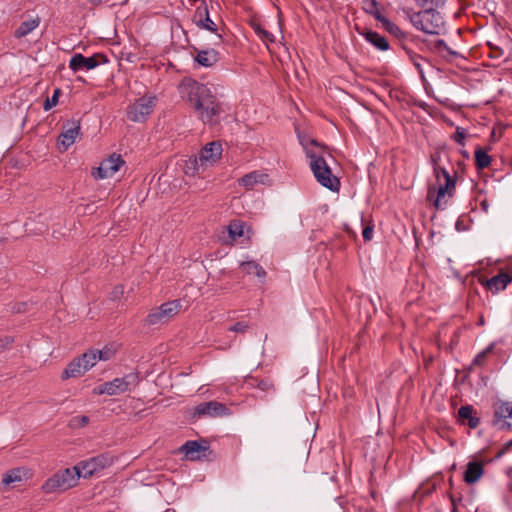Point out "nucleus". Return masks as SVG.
I'll return each instance as SVG.
<instances>
[{
  "label": "nucleus",
  "instance_id": "obj_1",
  "mask_svg": "<svg viewBox=\"0 0 512 512\" xmlns=\"http://www.w3.org/2000/svg\"><path fill=\"white\" fill-rule=\"evenodd\" d=\"M178 90L180 97L189 103L203 123L218 122L224 112L223 105L205 84L186 77L180 82Z\"/></svg>",
  "mask_w": 512,
  "mask_h": 512
},
{
  "label": "nucleus",
  "instance_id": "obj_2",
  "mask_svg": "<svg viewBox=\"0 0 512 512\" xmlns=\"http://www.w3.org/2000/svg\"><path fill=\"white\" fill-rule=\"evenodd\" d=\"M307 158L310 159V168L316 180L331 191H338L340 188L339 179L334 176L327 163L326 156L333 158L328 148L314 139L301 141Z\"/></svg>",
  "mask_w": 512,
  "mask_h": 512
},
{
  "label": "nucleus",
  "instance_id": "obj_3",
  "mask_svg": "<svg viewBox=\"0 0 512 512\" xmlns=\"http://www.w3.org/2000/svg\"><path fill=\"white\" fill-rule=\"evenodd\" d=\"M423 10L410 16L413 26L427 34H437L443 24L442 17L436 11L439 7H422Z\"/></svg>",
  "mask_w": 512,
  "mask_h": 512
},
{
  "label": "nucleus",
  "instance_id": "obj_4",
  "mask_svg": "<svg viewBox=\"0 0 512 512\" xmlns=\"http://www.w3.org/2000/svg\"><path fill=\"white\" fill-rule=\"evenodd\" d=\"M79 478L80 475L76 466L66 468L48 478L43 484L42 489L47 494L54 493L56 491H66L76 486Z\"/></svg>",
  "mask_w": 512,
  "mask_h": 512
},
{
  "label": "nucleus",
  "instance_id": "obj_5",
  "mask_svg": "<svg viewBox=\"0 0 512 512\" xmlns=\"http://www.w3.org/2000/svg\"><path fill=\"white\" fill-rule=\"evenodd\" d=\"M157 97L144 95L128 105L126 116L132 122H145L156 107Z\"/></svg>",
  "mask_w": 512,
  "mask_h": 512
},
{
  "label": "nucleus",
  "instance_id": "obj_6",
  "mask_svg": "<svg viewBox=\"0 0 512 512\" xmlns=\"http://www.w3.org/2000/svg\"><path fill=\"white\" fill-rule=\"evenodd\" d=\"M113 462L114 459L111 455L100 454L79 462L76 468L80 477L87 479L111 466Z\"/></svg>",
  "mask_w": 512,
  "mask_h": 512
},
{
  "label": "nucleus",
  "instance_id": "obj_7",
  "mask_svg": "<svg viewBox=\"0 0 512 512\" xmlns=\"http://www.w3.org/2000/svg\"><path fill=\"white\" fill-rule=\"evenodd\" d=\"M96 365L95 355L83 353L80 357L74 358L62 372L61 379L66 380L83 375L86 371Z\"/></svg>",
  "mask_w": 512,
  "mask_h": 512
},
{
  "label": "nucleus",
  "instance_id": "obj_8",
  "mask_svg": "<svg viewBox=\"0 0 512 512\" xmlns=\"http://www.w3.org/2000/svg\"><path fill=\"white\" fill-rule=\"evenodd\" d=\"M181 304L179 301H168L161 306L156 307L150 311L146 317L148 325H158L168 322L173 316L180 311Z\"/></svg>",
  "mask_w": 512,
  "mask_h": 512
},
{
  "label": "nucleus",
  "instance_id": "obj_9",
  "mask_svg": "<svg viewBox=\"0 0 512 512\" xmlns=\"http://www.w3.org/2000/svg\"><path fill=\"white\" fill-rule=\"evenodd\" d=\"M107 57L102 53H96L90 57H85L81 53L74 54L69 61V68L77 72L82 69L91 70L100 64L107 63Z\"/></svg>",
  "mask_w": 512,
  "mask_h": 512
},
{
  "label": "nucleus",
  "instance_id": "obj_10",
  "mask_svg": "<svg viewBox=\"0 0 512 512\" xmlns=\"http://www.w3.org/2000/svg\"><path fill=\"white\" fill-rule=\"evenodd\" d=\"M124 160L120 155L112 154L108 158L104 159L99 167L93 168L91 171L92 176L95 179H105L112 177L120 167L124 164Z\"/></svg>",
  "mask_w": 512,
  "mask_h": 512
},
{
  "label": "nucleus",
  "instance_id": "obj_11",
  "mask_svg": "<svg viewBox=\"0 0 512 512\" xmlns=\"http://www.w3.org/2000/svg\"><path fill=\"white\" fill-rule=\"evenodd\" d=\"M492 424L499 429L512 430V402L497 401L493 405Z\"/></svg>",
  "mask_w": 512,
  "mask_h": 512
},
{
  "label": "nucleus",
  "instance_id": "obj_12",
  "mask_svg": "<svg viewBox=\"0 0 512 512\" xmlns=\"http://www.w3.org/2000/svg\"><path fill=\"white\" fill-rule=\"evenodd\" d=\"M230 414L229 408L218 401L200 403L194 408L193 412L195 417L208 416L213 418L228 416Z\"/></svg>",
  "mask_w": 512,
  "mask_h": 512
},
{
  "label": "nucleus",
  "instance_id": "obj_13",
  "mask_svg": "<svg viewBox=\"0 0 512 512\" xmlns=\"http://www.w3.org/2000/svg\"><path fill=\"white\" fill-rule=\"evenodd\" d=\"M222 155V145L220 142H210L206 144L199 153L200 166H210L217 162Z\"/></svg>",
  "mask_w": 512,
  "mask_h": 512
},
{
  "label": "nucleus",
  "instance_id": "obj_14",
  "mask_svg": "<svg viewBox=\"0 0 512 512\" xmlns=\"http://www.w3.org/2000/svg\"><path fill=\"white\" fill-rule=\"evenodd\" d=\"M208 451V445H202L200 442L192 440L186 441L180 447V452L184 453L186 458L192 461L206 458V453Z\"/></svg>",
  "mask_w": 512,
  "mask_h": 512
},
{
  "label": "nucleus",
  "instance_id": "obj_15",
  "mask_svg": "<svg viewBox=\"0 0 512 512\" xmlns=\"http://www.w3.org/2000/svg\"><path fill=\"white\" fill-rule=\"evenodd\" d=\"M448 196L452 198L454 195L445 189L442 184L438 187L429 186L427 190V201H429L436 209H444L447 201L443 202V199Z\"/></svg>",
  "mask_w": 512,
  "mask_h": 512
},
{
  "label": "nucleus",
  "instance_id": "obj_16",
  "mask_svg": "<svg viewBox=\"0 0 512 512\" xmlns=\"http://www.w3.org/2000/svg\"><path fill=\"white\" fill-rule=\"evenodd\" d=\"M228 232V238L229 241H226V243H234L237 240L241 238H246L247 241H249L250 236L249 233V227L247 224L239 219H234L230 221L229 225L226 227Z\"/></svg>",
  "mask_w": 512,
  "mask_h": 512
},
{
  "label": "nucleus",
  "instance_id": "obj_17",
  "mask_svg": "<svg viewBox=\"0 0 512 512\" xmlns=\"http://www.w3.org/2000/svg\"><path fill=\"white\" fill-rule=\"evenodd\" d=\"M487 461L473 459L466 465L463 479L467 484H474L480 480L484 474V465Z\"/></svg>",
  "mask_w": 512,
  "mask_h": 512
},
{
  "label": "nucleus",
  "instance_id": "obj_18",
  "mask_svg": "<svg viewBox=\"0 0 512 512\" xmlns=\"http://www.w3.org/2000/svg\"><path fill=\"white\" fill-rule=\"evenodd\" d=\"M193 21L201 29H206L211 32H215L217 30V26L211 20L208 7L204 2L195 10Z\"/></svg>",
  "mask_w": 512,
  "mask_h": 512
},
{
  "label": "nucleus",
  "instance_id": "obj_19",
  "mask_svg": "<svg viewBox=\"0 0 512 512\" xmlns=\"http://www.w3.org/2000/svg\"><path fill=\"white\" fill-rule=\"evenodd\" d=\"M80 122L77 120H73L71 122H68L64 126V131L60 134L58 141L59 144L64 147V149H67L69 146H71L77 136L80 134Z\"/></svg>",
  "mask_w": 512,
  "mask_h": 512
},
{
  "label": "nucleus",
  "instance_id": "obj_20",
  "mask_svg": "<svg viewBox=\"0 0 512 512\" xmlns=\"http://www.w3.org/2000/svg\"><path fill=\"white\" fill-rule=\"evenodd\" d=\"M510 282H512V275L503 271H500L497 275L485 280V282L480 280V283L488 290L492 291V293H498L499 291L504 290Z\"/></svg>",
  "mask_w": 512,
  "mask_h": 512
},
{
  "label": "nucleus",
  "instance_id": "obj_21",
  "mask_svg": "<svg viewBox=\"0 0 512 512\" xmlns=\"http://www.w3.org/2000/svg\"><path fill=\"white\" fill-rule=\"evenodd\" d=\"M358 32L361 36L365 38L367 42L373 45L376 49L381 51H386L389 49L388 40L384 36L377 33L376 31L364 29Z\"/></svg>",
  "mask_w": 512,
  "mask_h": 512
},
{
  "label": "nucleus",
  "instance_id": "obj_22",
  "mask_svg": "<svg viewBox=\"0 0 512 512\" xmlns=\"http://www.w3.org/2000/svg\"><path fill=\"white\" fill-rule=\"evenodd\" d=\"M458 418L462 424L467 423L471 429H475L480 424V418L476 416L474 408L471 405L461 406L458 410Z\"/></svg>",
  "mask_w": 512,
  "mask_h": 512
},
{
  "label": "nucleus",
  "instance_id": "obj_23",
  "mask_svg": "<svg viewBox=\"0 0 512 512\" xmlns=\"http://www.w3.org/2000/svg\"><path fill=\"white\" fill-rule=\"evenodd\" d=\"M219 60V53L215 49L201 50L195 56V61L203 67H211Z\"/></svg>",
  "mask_w": 512,
  "mask_h": 512
},
{
  "label": "nucleus",
  "instance_id": "obj_24",
  "mask_svg": "<svg viewBox=\"0 0 512 512\" xmlns=\"http://www.w3.org/2000/svg\"><path fill=\"white\" fill-rule=\"evenodd\" d=\"M267 177V174H262L257 171H253L241 177L239 179V185L245 187L246 189H252L255 184L264 183V180Z\"/></svg>",
  "mask_w": 512,
  "mask_h": 512
},
{
  "label": "nucleus",
  "instance_id": "obj_25",
  "mask_svg": "<svg viewBox=\"0 0 512 512\" xmlns=\"http://www.w3.org/2000/svg\"><path fill=\"white\" fill-rule=\"evenodd\" d=\"M39 24V17L23 21L14 32L15 38L20 39L27 36L30 32L36 29L39 26Z\"/></svg>",
  "mask_w": 512,
  "mask_h": 512
},
{
  "label": "nucleus",
  "instance_id": "obj_26",
  "mask_svg": "<svg viewBox=\"0 0 512 512\" xmlns=\"http://www.w3.org/2000/svg\"><path fill=\"white\" fill-rule=\"evenodd\" d=\"M97 389L98 394L117 395L124 393L122 390V383L120 378H115L110 382H105L104 384L98 386Z\"/></svg>",
  "mask_w": 512,
  "mask_h": 512
},
{
  "label": "nucleus",
  "instance_id": "obj_27",
  "mask_svg": "<svg viewBox=\"0 0 512 512\" xmlns=\"http://www.w3.org/2000/svg\"><path fill=\"white\" fill-rule=\"evenodd\" d=\"M240 268L245 272L246 274H253L257 276L260 279H263L266 277V271L263 269V267L258 264L255 261H245L240 264Z\"/></svg>",
  "mask_w": 512,
  "mask_h": 512
},
{
  "label": "nucleus",
  "instance_id": "obj_28",
  "mask_svg": "<svg viewBox=\"0 0 512 512\" xmlns=\"http://www.w3.org/2000/svg\"><path fill=\"white\" fill-rule=\"evenodd\" d=\"M27 470L24 468H14L3 475L2 483L10 485L12 483L21 482L26 476Z\"/></svg>",
  "mask_w": 512,
  "mask_h": 512
},
{
  "label": "nucleus",
  "instance_id": "obj_29",
  "mask_svg": "<svg viewBox=\"0 0 512 512\" xmlns=\"http://www.w3.org/2000/svg\"><path fill=\"white\" fill-rule=\"evenodd\" d=\"M475 166L477 170H483L490 166L491 157L488 155L487 151L482 149L481 147H477L475 150Z\"/></svg>",
  "mask_w": 512,
  "mask_h": 512
},
{
  "label": "nucleus",
  "instance_id": "obj_30",
  "mask_svg": "<svg viewBox=\"0 0 512 512\" xmlns=\"http://www.w3.org/2000/svg\"><path fill=\"white\" fill-rule=\"evenodd\" d=\"M445 156L449 160V148L445 145L436 146L430 154V163L432 167L440 165L442 156Z\"/></svg>",
  "mask_w": 512,
  "mask_h": 512
},
{
  "label": "nucleus",
  "instance_id": "obj_31",
  "mask_svg": "<svg viewBox=\"0 0 512 512\" xmlns=\"http://www.w3.org/2000/svg\"><path fill=\"white\" fill-rule=\"evenodd\" d=\"M206 166H200L199 156L194 158H189L184 167L185 174L189 176H194L196 174H200L205 171Z\"/></svg>",
  "mask_w": 512,
  "mask_h": 512
},
{
  "label": "nucleus",
  "instance_id": "obj_32",
  "mask_svg": "<svg viewBox=\"0 0 512 512\" xmlns=\"http://www.w3.org/2000/svg\"><path fill=\"white\" fill-rule=\"evenodd\" d=\"M116 350L112 346H105L103 349H91L88 350L87 353H92L95 355L96 363L99 360L108 361L115 355Z\"/></svg>",
  "mask_w": 512,
  "mask_h": 512
},
{
  "label": "nucleus",
  "instance_id": "obj_33",
  "mask_svg": "<svg viewBox=\"0 0 512 512\" xmlns=\"http://www.w3.org/2000/svg\"><path fill=\"white\" fill-rule=\"evenodd\" d=\"M364 10L372 15L378 22L384 17L379 9V3L376 0H364Z\"/></svg>",
  "mask_w": 512,
  "mask_h": 512
},
{
  "label": "nucleus",
  "instance_id": "obj_34",
  "mask_svg": "<svg viewBox=\"0 0 512 512\" xmlns=\"http://www.w3.org/2000/svg\"><path fill=\"white\" fill-rule=\"evenodd\" d=\"M251 26L255 33L265 42H271L273 43L275 41L274 35L268 31H266L264 28L261 27L259 23L252 22Z\"/></svg>",
  "mask_w": 512,
  "mask_h": 512
},
{
  "label": "nucleus",
  "instance_id": "obj_35",
  "mask_svg": "<svg viewBox=\"0 0 512 512\" xmlns=\"http://www.w3.org/2000/svg\"><path fill=\"white\" fill-rule=\"evenodd\" d=\"M120 379L122 383V390L124 392L130 390L131 387H135L139 380L137 373H129Z\"/></svg>",
  "mask_w": 512,
  "mask_h": 512
},
{
  "label": "nucleus",
  "instance_id": "obj_36",
  "mask_svg": "<svg viewBox=\"0 0 512 512\" xmlns=\"http://www.w3.org/2000/svg\"><path fill=\"white\" fill-rule=\"evenodd\" d=\"M379 23H381L382 27L388 33H390L396 37H399L400 35H402L400 28L395 23H393L388 18H386L385 16L382 18V20L379 21Z\"/></svg>",
  "mask_w": 512,
  "mask_h": 512
},
{
  "label": "nucleus",
  "instance_id": "obj_37",
  "mask_svg": "<svg viewBox=\"0 0 512 512\" xmlns=\"http://www.w3.org/2000/svg\"><path fill=\"white\" fill-rule=\"evenodd\" d=\"M494 346L495 344L494 343H491L488 347H486L483 351H481L480 353H478L475 358L473 359V362L472 364L475 365V366H482L488 355L493 351L494 349Z\"/></svg>",
  "mask_w": 512,
  "mask_h": 512
},
{
  "label": "nucleus",
  "instance_id": "obj_38",
  "mask_svg": "<svg viewBox=\"0 0 512 512\" xmlns=\"http://www.w3.org/2000/svg\"><path fill=\"white\" fill-rule=\"evenodd\" d=\"M457 178H458V171H454L453 172V175H448L446 176L444 179H445V183L442 184V186L447 189L450 193H452L454 195L455 193V190H456V182H457Z\"/></svg>",
  "mask_w": 512,
  "mask_h": 512
},
{
  "label": "nucleus",
  "instance_id": "obj_39",
  "mask_svg": "<svg viewBox=\"0 0 512 512\" xmlns=\"http://www.w3.org/2000/svg\"><path fill=\"white\" fill-rule=\"evenodd\" d=\"M89 423V417L86 415L75 416L70 419L69 427L72 429H77L86 426Z\"/></svg>",
  "mask_w": 512,
  "mask_h": 512
},
{
  "label": "nucleus",
  "instance_id": "obj_40",
  "mask_svg": "<svg viewBox=\"0 0 512 512\" xmlns=\"http://www.w3.org/2000/svg\"><path fill=\"white\" fill-rule=\"evenodd\" d=\"M61 95V90L60 88H56L53 92V95L51 98H47L44 102V105H43V109L45 111H49L50 109H52L54 106L57 105L58 103V99H59V96Z\"/></svg>",
  "mask_w": 512,
  "mask_h": 512
},
{
  "label": "nucleus",
  "instance_id": "obj_41",
  "mask_svg": "<svg viewBox=\"0 0 512 512\" xmlns=\"http://www.w3.org/2000/svg\"><path fill=\"white\" fill-rule=\"evenodd\" d=\"M466 136H467L466 130L462 127H457L455 133H453L451 135V139H453L459 145L464 146Z\"/></svg>",
  "mask_w": 512,
  "mask_h": 512
},
{
  "label": "nucleus",
  "instance_id": "obj_42",
  "mask_svg": "<svg viewBox=\"0 0 512 512\" xmlns=\"http://www.w3.org/2000/svg\"><path fill=\"white\" fill-rule=\"evenodd\" d=\"M249 325L244 321H239L230 327H228V331L244 334L248 330Z\"/></svg>",
  "mask_w": 512,
  "mask_h": 512
},
{
  "label": "nucleus",
  "instance_id": "obj_43",
  "mask_svg": "<svg viewBox=\"0 0 512 512\" xmlns=\"http://www.w3.org/2000/svg\"><path fill=\"white\" fill-rule=\"evenodd\" d=\"M421 7H443L447 0H416Z\"/></svg>",
  "mask_w": 512,
  "mask_h": 512
},
{
  "label": "nucleus",
  "instance_id": "obj_44",
  "mask_svg": "<svg viewBox=\"0 0 512 512\" xmlns=\"http://www.w3.org/2000/svg\"><path fill=\"white\" fill-rule=\"evenodd\" d=\"M256 387L264 392L274 390V384L270 379L259 380Z\"/></svg>",
  "mask_w": 512,
  "mask_h": 512
},
{
  "label": "nucleus",
  "instance_id": "obj_45",
  "mask_svg": "<svg viewBox=\"0 0 512 512\" xmlns=\"http://www.w3.org/2000/svg\"><path fill=\"white\" fill-rule=\"evenodd\" d=\"M432 169H433V175L437 181L440 180L441 176H443L445 178L446 176L450 175L448 170L445 167L441 166V164L438 166L432 167Z\"/></svg>",
  "mask_w": 512,
  "mask_h": 512
},
{
  "label": "nucleus",
  "instance_id": "obj_46",
  "mask_svg": "<svg viewBox=\"0 0 512 512\" xmlns=\"http://www.w3.org/2000/svg\"><path fill=\"white\" fill-rule=\"evenodd\" d=\"M410 60L415 66V68L419 71V73H423L421 62L424 60L422 56L418 54H410Z\"/></svg>",
  "mask_w": 512,
  "mask_h": 512
},
{
  "label": "nucleus",
  "instance_id": "obj_47",
  "mask_svg": "<svg viewBox=\"0 0 512 512\" xmlns=\"http://www.w3.org/2000/svg\"><path fill=\"white\" fill-rule=\"evenodd\" d=\"M435 49L438 51V52H443V51H447L449 54H455L448 46L447 44L445 43L444 40H437L436 43H435Z\"/></svg>",
  "mask_w": 512,
  "mask_h": 512
},
{
  "label": "nucleus",
  "instance_id": "obj_48",
  "mask_svg": "<svg viewBox=\"0 0 512 512\" xmlns=\"http://www.w3.org/2000/svg\"><path fill=\"white\" fill-rule=\"evenodd\" d=\"M435 49L438 51V52H443V51H447L449 54H455L448 46L447 44L445 43L444 40H437L436 43H435Z\"/></svg>",
  "mask_w": 512,
  "mask_h": 512
},
{
  "label": "nucleus",
  "instance_id": "obj_49",
  "mask_svg": "<svg viewBox=\"0 0 512 512\" xmlns=\"http://www.w3.org/2000/svg\"><path fill=\"white\" fill-rule=\"evenodd\" d=\"M362 236L364 241H370L373 237V226H366L363 229Z\"/></svg>",
  "mask_w": 512,
  "mask_h": 512
},
{
  "label": "nucleus",
  "instance_id": "obj_50",
  "mask_svg": "<svg viewBox=\"0 0 512 512\" xmlns=\"http://www.w3.org/2000/svg\"><path fill=\"white\" fill-rule=\"evenodd\" d=\"M12 311L15 313H24L27 311V303H16L12 307Z\"/></svg>",
  "mask_w": 512,
  "mask_h": 512
},
{
  "label": "nucleus",
  "instance_id": "obj_51",
  "mask_svg": "<svg viewBox=\"0 0 512 512\" xmlns=\"http://www.w3.org/2000/svg\"><path fill=\"white\" fill-rule=\"evenodd\" d=\"M12 343H13L12 337L6 336L4 338H0V347L3 349L10 347L12 345Z\"/></svg>",
  "mask_w": 512,
  "mask_h": 512
},
{
  "label": "nucleus",
  "instance_id": "obj_52",
  "mask_svg": "<svg viewBox=\"0 0 512 512\" xmlns=\"http://www.w3.org/2000/svg\"><path fill=\"white\" fill-rule=\"evenodd\" d=\"M464 169H465L464 162L463 161H458L457 162V169L455 171H458V174H459V173H463Z\"/></svg>",
  "mask_w": 512,
  "mask_h": 512
},
{
  "label": "nucleus",
  "instance_id": "obj_53",
  "mask_svg": "<svg viewBox=\"0 0 512 512\" xmlns=\"http://www.w3.org/2000/svg\"><path fill=\"white\" fill-rule=\"evenodd\" d=\"M123 293V288L122 287H116L113 294H114V297H117L118 295L122 294Z\"/></svg>",
  "mask_w": 512,
  "mask_h": 512
},
{
  "label": "nucleus",
  "instance_id": "obj_54",
  "mask_svg": "<svg viewBox=\"0 0 512 512\" xmlns=\"http://www.w3.org/2000/svg\"><path fill=\"white\" fill-rule=\"evenodd\" d=\"M88 2L92 5V6H98L101 4L102 0H88Z\"/></svg>",
  "mask_w": 512,
  "mask_h": 512
},
{
  "label": "nucleus",
  "instance_id": "obj_55",
  "mask_svg": "<svg viewBox=\"0 0 512 512\" xmlns=\"http://www.w3.org/2000/svg\"><path fill=\"white\" fill-rule=\"evenodd\" d=\"M460 153L464 158H469V153L466 150H460Z\"/></svg>",
  "mask_w": 512,
  "mask_h": 512
},
{
  "label": "nucleus",
  "instance_id": "obj_56",
  "mask_svg": "<svg viewBox=\"0 0 512 512\" xmlns=\"http://www.w3.org/2000/svg\"><path fill=\"white\" fill-rule=\"evenodd\" d=\"M481 206H482V208H483V210H484V211H487V209H488V204H487V202H486V201H483V202L481 203Z\"/></svg>",
  "mask_w": 512,
  "mask_h": 512
},
{
  "label": "nucleus",
  "instance_id": "obj_57",
  "mask_svg": "<svg viewBox=\"0 0 512 512\" xmlns=\"http://www.w3.org/2000/svg\"><path fill=\"white\" fill-rule=\"evenodd\" d=\"M479 322H480L481 325H483L484 324L483 318H481Z\"/></svg>",
  "mask_w": 512,
  "mask_h": 512
},
{
  "label": "nucleus",
  "instance_id": "obj_58",
  "mask_svg": "<svg viewBox=\"0 0 512 512\" xmlns=\"http://www.w3.org/2000/svg\"><path fill=\"white\" fill-rule=\"evenodd\" d=\"M508 488L510 491H512V483L509 484Z\"/></svg>",
  "mask_w": 512,
  "mask_h": 512
}]
</instances>
